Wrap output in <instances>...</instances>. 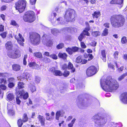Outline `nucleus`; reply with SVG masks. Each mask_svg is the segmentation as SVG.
I'll return each instance as SVG.
<instances>
[{"mask_svg": "<svg viewBox=\"0 0 127 127\" xmlns=\"http://www.w3.org/2000/svg\"><path fill=\"white\" fill-rule=\"evenodd\" d=\"M100 84L102 89L106 91L116 90L119 86L118 82L114 79H112L110 76L107 77L104 83H103L101 80Z\"/></svg>", "mask_w": 127, "mask_h": 127, "instance_id": "nucleus-1", "label": "nucleus"}, {"mask_svg": "<svg viewBox=\"0 0 127 127\" xmlns=\"http://www.w3.org/2000/svg\"><path fill=\"white\" fill-rule=\"evenodd\" d=\"M111 23L112 26L118 28L123 26L125 22L124 17L121 15H115L112 16L110 19Z\"/></svg>", "mask_w": 127, "mask_h": 127, "instance_id": "nucleus-2", "label": "nucleus"}, {"mask_svg": "<svg viewBox=\"0 0 127 127\" xmlns=\"http://www.w3.org/2000/svg\"><path fill=\"white\" fill-rule=\"evenodd\" d=\"M92 118L95 120V125L97 127H102L107 122L106 118L103 116H99L97 114L93 116Z\"/></svg>", "mask_w": 127, "mask_h": 127, "instance_id": "nucleus-3", "label": "nucleus"}, {"mask_svg": "<svg viewBox=\"0 0 127 127\" xmlns=\"http://www.w3.org/2000/svg\"><path fill=\"white\" fill-rule=\"evenodd\" d=\"M30 42L34 45H37L40 42V36L37 33H31L30 34Z\"/></svg>", "mask_w": 127, "mask_h": 127, "instance_id": "nucleus-4", "label": "nucleus"}, {"mask_svg": "<svg viewBox=\"0 0 127 127\" xmlns=\"http://www.w3.org/2000/svg\"><path fill=\"white\" fill-rule=\"evenodd\" d=\"M75 11L71 9H67L64 18L65 20L68 22H71L74 21Z\"/></svg>", "mask_w": 127, "mask_h": 127, "instance_id": "nucleus-5", "label": "nucleus"}, {"mask_svg": "<svg viewBox=\"0 0 127 127\" xmlns=\"http://www.w3.org/2000/svg\"><path fill=\"white\" fill-rule=\"evenodd\" d=\"M35 15L33 11H30L26 12L24 16V21L26 22L32 23L33 22L35 19Z\"/></svg>", "mask_w": 127, "mask_h": 127, "instance_id": "nucleus-6", "label": "nucleus"}, {"mask_svg": "<svg viewBox=\"0 0 127 127\" xmlns=\"http://www.w3.org/2000/svg\"><path fill=\"white\" fill-rule=\"evenodd\" d=\"M26 1L24 0H19L16 4V8L20 13L22 12L26 6Z\"/></svg>", "mask_w": 127, "mask_h": 127, "instance_id": "nucleus-7", "label": "nucleus"}, {"mask_svg": "<svg viewBox=\"0 0 127 127\" xmlns=\"http://www.w3.org/2000/svg\"><path fill=\"white\" fill-rule=\"evenodd\" d=\"M21 51L19 50L16 51L14 52L9 51L7 54L9 57L14 59L19 58L21 56Z\"/></svg>", "mask_w": 127, "mask_h": 127, "instance_id": "nucleus-8", "label": "nucleus"}, {"mask_svg": "<svg viewBox=\"0 0 127 127\" xmlns=\"http://www.w3.org/2000/svg\"><path fill=\"white\" fill-rule=\"evenodd\" d=\"M96 72V68L94 66H92L89 67L86 71V74L89 76L94 75Z\"/></svg>", "mask_w": 127, "mask_h": 127, "instance_id": "nucleus-9", "label": "nucleus"}, {"mask_svg": "<svg viewBox=\"0 0 127 127\" xmlns=\"http://www.w3.org/2000/svg\"><path fill=\"white\" fill-rule=\"evenodd\" d=\"M15 38L17 40L18 43L21 46H24L23 43L25 41V39L22 35L19 33L18 35H15Z\"/></svg>", "mask_w": 127, "mask_h": 127, "instance_id": "nucleus-10", "label": "nucleus"}, {"mask_svg": "<svg viewBox=\"0 0 127 127\" xmlns=\"http://www.w3.org/2000/svg\"><path fill=\"white\" fill-rule=\"evenodd\" d=\"M17 95L20 98H23L24 99H27L28 97V93H25L24 90H21L17 93Z\"/></svg>", "mask_w": 127, "mask_h": 127, "instance_id": "nucleus-11", "label": "nucleus"}, {"mask_svg": "<svg viewBox=\"0 0 127 127\" xmlns=\"http://www.w3.org/2000/svg\"><path fill=\"white\" fill-rule=\"evenodd\" d=\"M51 22L54 25H56L59 24H64L65 23L63 20L62 18L60 17L57 19L54 18L51 19Z\"/></svg>", "mask_w": 127, "mask_h": 127, "instance_id": "nucleus-12", "label": "nucleus"}, {"mask_svg": "<svg viewBox=\"0 0 127 127\" xmlns=\"http://www.w3.org/2000/svg\"><path fill=\"white\" fill-rule=\"evenodd\" d=\"M78 50V47H74L72 48H67L66 49V51L69 54L71 55L73 53L77 52Z\"/></svg>", "mask_w": 127, "mask_h": 127, "instance_id": "nucleus-13", "label": "nucleus"}, {"mask_svg": "<svg viewBox=\"0 0 127 127\" xmlns=\"http://www.w3.org/2000/svg\"><path fill=\"white\" fill-rule=\"evenodd\" d=\"M120 100L123 103H127V93H124L121 94Z\"/></svg>", "mask_w": 127, "mask_h": 127, "instance_id": "nucleus-14", "label": "nucleus"}, {"mask_svg": "<svg viewBox=\"0 0 127 127\" xmlns=\"http://www.w3.org/2000/svg\"><path fill=\"white\" fill-rule=\"evenodd\" d=\"M124 0H112L110 2V3L120 5V8H121L123 6Z\"/></svg>", "mask_w": 127, "mask_h": 127, "instance_id": "nucleus-15", "label": "nucleus"}, {"mask_svg": "<svg viewBox=\"0 0 127 127\" xmlns=\"http://www.w3.org/2000/svg\"><path fill=\"white\" fill-rule=\"evenodd\" d=\"M64 112L62 110L57 111L56 114L55 118L57 120H59L60 117L63 116Z\"/></svg>", "mask_w": 127, "mask_h": 127, "instance_id": "nucleus-16", "label": "nucleus"}, {"mask_svg": "<svg viewBox=\"0 0 127 127\" xmlns=\"http://www.w3.org/2000/svg\"><path fill=\"white\" fill-rule=\"evenodd\" d=\"M5 46L6 49L10 50L12 48L13 45L11 41H8L5 44Z\"/></svg>", "mask_w": 127, "mask_h": 127, "instance_id": "nucleus-17", "label": "nucleus"}, {"mask_svg": "<svg viewBox=\"0 0 127 127\" xmlns=\"http://www.w3.org/2000/svg\"><path fill=\"white\" fill-rule=\"evenodd\" d=\"M68 69H71V72L73 73L75 71V69L73 67V66L72 64L70 62H68V65H67Z\"/></svg>", "mask_w": 127, "mask_h": 127, "instance_id": "nucleus-18", "label": "nucleus"}, {"mask_svg": "<svg viewBox=\"0 0 127 127\" xmlns=\"http://www.w3.org/2000/svg\"><path fill=\"white\" fill-rule=\"evenodd\" d=\"M29 88L32 93L36 91V88L33 84L30 83L29 86Z\"/></svg>", "mask_w": 127, "mask_h": 127, "instance_id": "nucleus-19", "label": "nucleus"}, {"mask_svg": "<svg viewBox=\"0 0 127 127\" xmlns=\"http://www.w3.org/2000/svg\"><path fill=\"white\" fill-rule=\"evenodd\" d=\"M37 118L42 125H44V124L45 119L43 116L40 115H38L37 117Z\"/></svg>", "mask_w": 127, "mask_h": 127, "instance_id": "nucleus-20", "label": "nucleus"}, {"mask_svg": "<svg viewBox=\"0 0 127 127\" xmlns=\"http://www.w3.org/2000/svg\"><path fill=\"white\" fill-rule=\"evenodd\" d=\"M13 69L15 71H17L19 70L20 69V66L17 64H15L12 65Z\"/></svg>", "mask_w": 127, "mask_h": 127, "instance_id": "nucleus-21", "label": "nucleus"}, {"mask_svg": "<svg viewBox=\"0 0 127 127\" xmlns=\"http://www.w3.org/2000/svg\"><path fill=\"white\" fill-rule=\"evenodd\" d=\"M7 97L8 100L10 101L12 100L14 98L13 94L9 92L7 93Z\"/></svg>", "mask_w": 127, "mask_h": 127, "instance_id": "nucleus-22", "label": "nucleus"}, {"mask_svg": "<svg viewBox=\"0 0 127 127\" xmlns=\"http://www.w3.org/2000/svg\"><path fill=\"white\" fill-rule=\"evenodd\" d=\"M61 30H59L56 29H53L51 30V32L54 35H56L58 33H60Z\"/></svg>", "mask_w": 127, "mask_h": 127, "instance_id": "nucleus-23", "label": "nucleus"}, {"mask_svg": "<svg viewBox=\"0 0 127 127\" xmlns=\"http://www.w3.org/2000/svg\"><path fill=\"white\" fill-rule=\"evenodd\" d=\"M59 57L62 58L64 60L66 59L67 57V55L65 53H60L58 55Z\"/></svg>", "mask_w": 127, "mask_h": 127, "instance_id": "nucleus-24", "label": "nucleus"}, {"mask_svg": "<svg viewBox=\"0 0 127 127\" xmlns=\"http://www.w3.org/2000/svg\"><path fill=\"white\" fill-rule=\"evenodd\" d=\"M101 54L102 57V59L103 61L105 62L106 61V55L105 52L104 50H103L101 51Z\"/></svg>", "mask_w": 127, "mask_h": 127, "instance_id": "nucleus-25", "label": "nucleus"}, {"mask_svg": "<svg viewBox=\"0 0 127 127\" xmlns=\"http://www.w3.org/2000/svg\"><path fill=\"white\" fill-rule=\"evenodd\" d=\"M34 56L38 58H41L42 57V53L40 52H36L34 53Z\"/></svg>", "mask_w": 127, "mask_h": 127, "instance_id": "nucleus-26", "label": "nucleus"}, {"mask_svg": "<svg viewBox=\"0 0 127 127\" xmlns=\"http://www.w3.org/2000/svg\"><path fill=\"white\" fill-rule=\"evenodd\" d=\"M93 18H97L100 15V12L99 11H95L92 14Z\"/></svg>", "mask_w": 127, "mask_h": 127, "instance_id": "nucleus-27", "label": "nucleus"}, {"mask_svg": "<svg viewBox=\"0 0 127 127\" xmlns=\"http://www.w3.org/2000/svg\"><path fill=\"white\" fill-rule=\"evenodd\" d=\"M54 75L56 76H61L63 75V73L60 70H56L54 72Z\"/></svg>", "mask_w": 127, "mask_h": 127, "instance_id": "nucleus-28", "label": "nucleus"}, {"mask_svg": "<svg viewBox=\"0 0 127 127\" xmlns=\"http://www.w3.org/2000/svg\"><path fill=\"white\" fill-rule=\"evenodd\" d=\"M28 120V118L27 114L25 113L24 114L23 116V120H22L23 122H27Z\"/></svg>", "mask_w": 127, "mask_h": 127, "instance_id": "nucleus-29", "label": "nucleus"}, {"mask_svg": "<svg viewBox=\"0 0 127 127\" xmlns=\"http://www.w3.org/2000/svg\"><path fill=\"white\" fill-rule=\"evenodd\" d=\"M127 75V72L123 74L122 75L120 76L118 78V80L119 81H121Z\"/></svg>", "mask_w": 127, "mask_h": 127, "instance_id": "nucleus-30", "label": "nucleus"}, {"mask_svg": "<svg viewBox=\"0 0 127 127\" xmlns=\"http://www.w3.org/2000/svg\"><path fill=\"white\" fill-rule=\"evenodd\" d=\"M37 64L34 62H31L29 63L28 65L30 67L32 68H34L37 65Z\"/></svg>", "mask_w": 127, "mask_h": 127, "instance_id": "nucleus-31", "label": "nucleus"}, {"mask_svg": "<svg viewBox=\"0 0 127 127\" xmlns=\"http://www.w3.org/2000/svg\"><path fill=\"white\" fill-rule=\"evenodd\" d=\"M92 34L93 36L96 37L100 35L101 33L100 32L97 31L92 32Z\"/></svg>", "mask_w": 127, "mask_h": 127, "instance_id": "nucleus-32", "label": "nucleus"}, {"mask_svg": "<svg viewBox=\"0 0 127 127\" xmlns=\"http://www.w3.org/2000/svg\"><path fill=\"white\" fill-rule=\"evenodd\" d=\"M24 83L21 82H19L18 84V86L19 88L21 89L24 88Z\"/></svg>", "mask_w": 127, "mask_h": 127, "instance_id": "nucleus-33", "label": "nucleus"}, {"mask_svg": "<svg viewBox=\"0 0 127 127\" xmlns=\"http://www.w3.org/2000/svg\"><path fill=\"white\" fill-rule=\"evenodd\" d=\"M7 81L6 79L0 78V84H5L6 83Z\"/></svg>", "mask_w": 127, "mask_h": 127, "instance_id": "nucleus-34", "label": "nucleus"}, {"mask_svg": "<svg viewBox=\"0 0 127 127\" xmlns=\"http://www.w3.org/2000/svg\"><path fill=\"white\" fill-rule=\"evenodd\" d=\"M23 121L21 119H19L18 121L17 124L19 127H21L23 124Z\"/></svg>", "mask_w": 127, "mask_h": 127, "instance_id": "nucleus-35", "label": "nucleus"}, {"mask_svg": "<svg viewBox=\"0 0 127 127\" xmlns=\"http://www.w3.org/2000/svg\"><path fill=\"white\" fill-rule=\"evenodd\" d=\"M76 120L75 118H73L72 120L71 121V122L69 124L68 126L69 127H72L73 126V124L74 123Z\"/></svg>", "mask_w": 127, "mask_h": 127, "instance_id": "nucleus-36", "label": "nucleus"}, {"mask_svg": "<svg viewBox=\"0 0 127 127\" xmlns=\"http://www.w3.org/2000/svg\"><path fill=\"white\" fill-rule=\"evenodd\" d=\"M121 42L123 44H125L127 42V40L125 36H123L121 38Z\"/></svg>", "mask_w": 127, "mask_h": 127, "instance_id": "nucleus-37", "label": "nucleus"}, {"mask_svg": "<svg viewBox=\"0 0 127 127\" xmlns=\"http://www.w3.org/2000/svg\"><path fill=\"white\" fill-rule=\"evenodd\" d=\"M108 33V30L106 28H105L102 34V35L103 36H106L107 35Z\"/></svg>", "mask_w": 127, "mask_h": 127, "instance_id": "nucleus-38", "label": "nucleus"}, {"mask_svg": "<svg viewBox=\"0 0 127 127\" xmlns=\"http://www.w3.org/2000/svg\"><path fill=\"white\" fill-rule=\"evenodd\" d=\"M50 57L54 60H56L57 59V56L55 54H53L50 55Z\"/></svg>", "mask_w": 127, "mask_h": 127, "instance_id": "nucleus-39", "label": "nucleus"}, {"mask_svg": "<svg viewBox=\"0 0 127 127\" xmlns=\"http://www.w3.org/2000/svg\"><path fill=\"white\" fill-rule=\"evenodd\" d=\"M8 74L7 73H0V76L3 77H6L8 76Z\"/></svg>", "mask_w": 127, "mask_h": 127, "instance_id": "nucleus-40", "label": "nucleus"}, {"mask_svg": "<svg viewBox=\"0 0 127 127\" xmlns=\"http://www.w3.org/2000/svg\"><path fill=\"white\" fill-rule=\"evenodd\" d=\"M43 61L46 63H49L51 61L50 59L47 57H44L43 59Z\"/></svg>", "mask_w": 127, "mask_h": 127, "instance_id": "nucleus-41", "label": "nucleus"}, {"mask_svg": "<svg viewBox=\"0 0 127 127\" xmlns=\"http://www.w3.org/2000/svg\"><path fill=\"white\" fill-rule=\"evenodd\" d=\"M82 60V59L81 57L79 56L76 59V61L77 63H80L81 62Z\"/></svg>", "mask_w": 127, "mask_h": 127, "instance_id": "nucleus-42", "label": "nucleus"}, {"mask_svg": "<svg viewBox=\"0 0 127 127\" xmlns=\"http://www.w3.org/2000/svg\"><path fill=\"white\" fill-rule=\"evenodd\" d=\"M25 75V76L24 78L27 80L28 79H29L31 76V74L28 73H26Z\"/></svg>", "mask_w": 127, "mask_h": 127, "instance_id": "nucleus-43", "label": "nucleus"}, {"mask_svg": "<svg viewBox=\"0 0 127 127\" xmlns=\"http://www.w3.org/2000/svg\"><path fill=\"white\" fill-rule=\"evenodd\" d=\"M0 88L3 90H5L6 89V87L4 84H0Z\"/></svg>", "mask_w": 127, "mask_h": 127, "instance_id": "nucleus-44", "label": "nucleus"}, {"mask_svg": "<svg viewBox=\"0 0 127 127\" xmlns=\"http://www.w3.org/2000/svg\"><path fill=\"white\" fill-rule=\"evenodd\" d=\"M64 45L63 43H60L57 45V48L58 49H61L64 47Z\"/></svg>", "mask_w": 127, "mask_h": 127, "instance_id": "nucleus-45", "label": "nucleus"}, {"mask_svg": "<svg viewBox=\"0 0 127 127\" xmlns=\"http://www.w3.org/2000/svg\"><path fill=\"white\" fill-rule=\"evenodd\" d=\"M6 32H5L0 34V35L3 38H4L6 37Z\"/></svg>", "mask_w": 127, "mask_h": 127, "instance_id": "nucleus-46", "label": "nucleus"}, {"mask_svg": "<svg viewBox=\"0 0 127 127\" xmlns=\"http://www.w3.org/2000/svg\"><path fill=\"white\" fill-rule=\"evenodd\" d=\"M69 71L66 70L64 72L63 75L64 77H66L69 75Z\"/></svg>", "mask_w": 127, "mask_h": 127, "instance_id": "nucleus-47", "label": "nucleus"}, {"mask_svg": "<svg viewBox=\"0 0 127 127\" xmlns=\"http://www.w3.org/2000/svg\"><path fill=\"white\" fill-rule=\"evenodd\" d=\"M35 82L37 83H39L40 80V77L38 76H36L35 77Z\"/></svg>", "mask_w": 127, "mask_h": 127, "instance_id": "nucleus-48", "label": "nucleus"}, {"mask_svg": "<svg viewBox=\"0 0 127 127\" xmlns=\"http://www.w3.org/2000/svg\"><path fill=\"white\" fill-rule=\"evenodd\" d=\"M83 35H85L87 36H89L90 33L88 32V31L85 30H84L83 32Z\"/></svg>", "mask_w": 127, "mask_h": 127, "instance_id": "nucleus-49", "label": "nucleus"}, {"mask_svg": "<svg viewBox=\"0 0 127 127\" xmlns=\"http://www.w3.org/2000/svg\"><path fill=\"white\" fill-rule=\"evenodd\" d=\"M62 68L63 70H66L68 69L67 65L66 64H64L62 66Z\"/></svg>", "mask_w": 127, "mask_h": 127, "instance_id": "nucleus-50", "label": "nucleus"}, {"mask_svg": "<svg viewBox=\"0 0 127 127\" xmlns=\"http://www.w3.org/2000/svg\"><path fill=\"white\" fill-rule=\"evenodd\" d=\"M12 109H10L8 110V112L10 115H13L14 113V112L13 110Z\"/></svg>", "mask_w": 127, "mask_h": 127, "instance_id": "nucleus-51", "label": "nucleus"}, {"mask_svg": "<svg viewBox=\"0 0 127 127\" xmlns=\"http://www.w3.org/2000/svg\"><path fill=\"white\" fill-rule=\"evenodd\" d=\"M14 86V84L13 82H9L8 84L9 87L10 88H12Z\"/></svg>", "mask_w": 127, "mask_h": 127, "instance_id": "nucleus-52", "label": "nucleus"}, {"mask_svg": "<svg viewBox=\"0 0 127 127\" xmlns=\"http://www.w3.org/2000/svg\"><path fill=\"white\" fill-rule=\"evenodd\" d=\"M84 37V36L83 34L82 33L79 36L78 38V39L80 41H81L82 40V39Z\"/></svg>", "mask_w": 127, "mask_h": 127, "instance_id": "nucleus-53", "label": "nucleus"}, {"mask_svg": "<svg viewBox=\"0 0 127 127\" xmlns=\"http://www.w3.org/2000/svg\"><path fill=\"white\" fill-rule=\"evenodd\" d=\"M17 97L16 98V101L17 103L18 104H19L21 102V101L19 99V98H20L17 95Z\"/></svg>", "mask_w": 127, "mask_h": 127, "instance_id": "nucleus-54", "label": "nucleus"}, {"mask_svg": "<svg viewBox=\"0 0 127 127\" xmlns=\"http://www.w3.org/2000/svg\"><path fill=\"white\" fill-rule=\"evenodd\" d=\"M97 43L95 41H93L90 43V45L92 46H96Z\"/></svg>", "mask_w": 127, "mask_h": 127, "instance_id": "nucleus-55", "label": "nucleus"}, {"mask_svg": "<svg viewBox=\"0 0 127 127\" xmlns=\"http://www.w3.org/2000/svg\"><path fill=\"white\" fill-rule=\"evenodd\" d=\"M70 29H71L69 28H64L63 29L62 31H67L68 32H70Z\"/></svg>", "mask_w": 127, "mask_h": 127, "instance_id": "nucleus-56", "label": "nucleus"}, {"mask_svg": "<svg viewBox=\"0 0 127 127\" xmlns=\"http://www.w3.org/2000/svg\"><path fill=\"white\" fill-rule=\"evenodd\" d=\"M13 108L12 105L11 104H8L7 105V108L8 110L12 109Z\"/></svg>", "mask_w": 127, "mask_h": 127, "instance_id": "nucleus-57", "label": "nucleus"}, {"mask_svg": "<svg viewBox=\"0 0 127 127\" xmlns=\"http://www.w3.org/2000/svg\"><path fill=\"white\" fill-rule=\"evenodd\" d=\"M81 47L83 48H85L86 47V46L85 43L83 42H81Z\"/></svg>", "mask_w": 127, "mask_h": 127, "instance_id": "nucleus-58", "label": "nucleus"}, {"mask_svg": "<svg viewBox=\"0 0 127 127\" xmlns=\"http://www.w3.org/2000/svg\"><path fill=\"white\" fill-rule=\"evenodd\" d=\"M88 56L89 58L88 59V61L91 60H92L93 58V56L91 54H88Z\"/></svg>", "mask_w": 127, "mask_h": 127, "instance_id": "nucleus-59", "label": "nucleus"}, {"mask_svg": "<svg viewBox=\"0 0 127 127\" xmlns=\"http://www.w3.org/2000/svg\"><path fill=\"white\" fill-rule=\"evenodd\" d=\"M108 66L109 67L112 69L113 70H114V65L112 64L111 63L108 64Z\"/></svg>", "mask_w": 127, "mask_h": 127, "instance_id": "nucleus-60", "label": "nucleus"}, {"mask_svg": "<svg viewBox=\"0 0 127 127\" xmlns=\"http://www.w3.org/2000/svg\"><path fill=\"white\" fill-rule=\"evenodd\" d=\"M7 8L6 5H3L1 8V10L2 11H4Z\"/></svg>", "mask_w": 127, "mask_h": 127, "instance_id": "nucleus-61", "label": "nucleus"}, {"mask_svg": "<svg viewBox=\"0 0 127 127\" xmlns=\"http://www.w3.org/2000/svg\"><path fill=\"white\" fill-rule=\"evenodd\" d=\"M118 54V52L117 51L114 54V58L116 59L117 58V56Z\"/></svg>", "mask_w": 127, "mask_h": 127, "instance_id": "nucleus-62", "label": "nucleus"}, {"mask_svg": "<svg viewBox=\"0 0 127 127\" xmlns=\"http://www.w3.org/2000/svg\"><path fill=\"white\" fill-rule=\"evenodd\" d=\"M8 81L9 82H14V78H9Z\"/></svg>", "mask_w": 127, "mask_h": 127, "instance_id": "nucleus-63", "label": "nucleus"}, {"mask_svg": "<svg viewBox=\"0 0 127 127\" xmlns=\"http://www.w3.org/2000/svg\"><path fill=\"white\" fill-rule=\"evenodd\" d=\"M56 70L55 68V67H53L50 68V71L53 72V74H54V72H55V71Z\"/></svg>", "mask_w": 127, "mask_h": 127, "instance_id": "nucleus-64", "label": "nucleus"}]
</instances>
